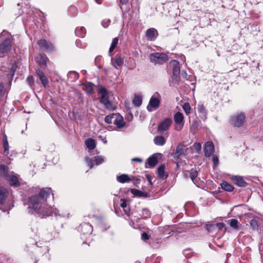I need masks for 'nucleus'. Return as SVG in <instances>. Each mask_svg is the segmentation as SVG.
<instances>
[{
	"instance_id": "f257e3e1",
	"label": "nucleus",
	"mask_w": 263,
	"mask_h": 263,
	"mask_svg": "<svg viewBox=\"0 0 263 263\" xmlns=\"http://www.w3.org/2000/svg\"><path fill=\"white\" fill-rule=\"evenodd\" d=\"M30 192L32 193L27 199L26 204L29 212L31 213L40 214L42 218L52 215H57L58 210L47 204V199L51 192L50 187H33Z\"/></svg>"
},
{
	"instance_id": "f03ea898",
	"label": "nucleus",
	"mask_w": 263,
	"mask_h": 263,
	"mask_svg": "<svg viewBox=\"0 0 263 263\" xmlns=\"http://www.w3.org/2000/svg\"><path fill=\"white\" fill-rule=\"evenodd\" d=\"M169 66L172 71V82L177 84L180 81V64L177 60H172L169 64Z\"/></svg>"
},
{
	"instance_id": "7ed1b4c3",
	"label": "nucleus",
	"mask_w": 263,
	"mask_h": 263,
	"mask_svg": "<svg viewBox=\"0 0 263 263\" xmlns=\"http://www.w3.org/2000/svg\"><path fill=\"white\" fill-rule=\"evenodd\" d=\"M99 93L100 95V102L103 104L106 108L109 110L112 109L113 106L111 101L109 100V93L106 89L101 87L99 89Z\"/></svg>"
},
{
	"instance_id": "20e7f679",
	"label": "nucleus",
	"mask_w": 263,
	"mask_h": 263,
	"mask_svg": "<svg viewBox=\"0 0 263 263\" xmlns=\"http://www.w3.org/2000/svg\"><path fill=\"white\" fill-rule=\"evenodd\" d=\"M160 102L161 96L158 92H155L149 100L147 109L149 112L157 109L160 106Z\"/></svg>"
},
{
	"instance_id": "39448f33",
	"label": "nucleus",
	"mask_w": 263,
	"mask_h": 263,
	"mask_svg": "<svg viewBox=\"0 0 263 263\" xmlns=\"http://www.w3.org/2000/svg\"><path fill=\"white\" fill-rule=\"evenodd\" d=\"M150 61L154 64H163L168 60V56L163 53L155 52L149 55Z\"/></svg>"
},
{
	"instance_id": "423d86ee",
	"label": "nucleus",
	"mask_w": 263,
	"mask_h": 263,
	"mask_svg": "<svg viewBox=\"0 0 263 263\" xmlns=\"http://www.w3.org/2000/svg\"><path fill=\"white\" fill-rule=\"evenodd\" d=\"M245 119V115L243 113H240L231 117L230 122L234 127H239L243 125Z\"/></svg>"
},
{
	"instance_id": "0eeeda50",
	"label": "nucleus",
	"mask_w": 263,
	"mask_h": 263,
	"mask_svg": "<svg viewBox=\"0 0 263 263\" xmlns=\"http://www.w3.org/2000/svg\"><path fill=\"white\" fill-rule=\"evenodd\" d=\"M8 191L7 189L1 187H0V210L3 212H5L10 209L9 208L5 205L6 198L8 196Z\"/></svg>"
},
{
	"instance_id": "6e6552de",
	"label": "nucleus",
	"mask_w": 263,
	"mask_h": 263,
	"mask_svg": "<svg viewBox=\"0 0 263 263\" xmlns=\"http://www.w3.org/2000/svg\"><path fill=\"white\" fill-rule=\"evenodd\" d=\"M174 119L176 123L175 126V130H181L184 125V117L182 113L177 112L174 114Z\"/></svg>"
},
{
	"instance_id": "1a4fd4ad",
	"label": "nucleus",
	"mask_w": 263,
	"mask_h": 263,
	"mask_svg": "<svg viewBox=\"0 0 263 263\" xmlns=\"http://www.w3.org/2000/svg\"><path fill=\"white\" fill-rule=\"evenodd\" d=\"M85 161L90 168H91L93 167L94 164L99 165L102 164L104 161V159L102 156H95L93 160L88 157H86Z\"/></svg>"
},
{
	"instance_id": "9d476101",
	"label": "nucleus",
	"mask_w": 263,
	"mask_h": 263,
	"mask_svg": "<svg viewBox=\"0 0 263 263\" xmlns=\"http://www.w3.org/2000/svg\"><path fill=\"white\" fill-rule=\"evenodd\" d=\"M11 43V39L7 38L0 44V57H3L4 53L10 50Z\"/></svg>"
},
{
	"instance_id": "9b49d317",
	"label": "nucleus",
	"mask_w": 263,
	"mask_h": 263,
	"mask_svg": "<svg viewBox=\"0 0 263 263\" xmlns=\"http://www.w3.org/2000/svg\"><path fill=\"white\" fill-rule=\"evenodd\" d=\"M40 48L42 50H45L46 51H52L54 50L53 45L50 42L45 40H40L37 41Z\"/></svg>"
},
{
	"instance_id": "f8f14e48",
	"label": "nucleus",
	"mask_w": 263,
	"mask_h": 263,
	"mask_svg": "<svg viewBox=\"0 0 263 263\" xmlns=\"http://www.w3.org/2000/svg\"><path fill=\"white\" fill-rule=\"evenodd\" d=\"M172 123L171 118H167L161 121L158 126V130L159 132H163L167 130Z\"/></svg>"
},
{
	"instance_id": "ddd939ff",
	"label": "nucleus",
	"mask_w": 263,
	"mask_h": 263,
	"mask_svg": "<svg viewBox=\"0 0 263 263\" xmlns=\"http://www.w3.org/2000/svg\"><path fill=\"white\" fill-rule=\"evenodd\" d=\"M8 181L11 186H18L20 185L18 179L16 175L12 172H11L5 178Z\"/></svg>"
},
{
	"instance_id": "4468645a",
	"label": "nucleus",
	"mask_w": 263,
	"mask_h": 263,
	"mask_svg": "<svg viewBox=\"0 0 263 263\" xmlns=\"http://www.w3.org/2000/svg\"><path fill=\"white\" fill-rule=\"evenodd\" d=\"M204 155L206 157H210L214 151V145L212 141L206 142L204 145Z\"/></svg>"
},
{
	"instance_id": "2eb2a0df",
	"label": "nucleus",
	"mask_w": 263,
	"mask_h": 263,
	"mask_svg": "<svg viewBox=\"0 0 263 263\" xmlns=\"http://www.w3.org/2000/svg\"><path fill=\"white\" fill-rule=\"evenodd\" d=\"M185 153V145L182 143H180L176 147L175 152H174L172 156L175 159H178L180 157L184 155Z\"/></svg>"
},
{
	"instance_id": "dca6fc26",
	"label": "nucleus",
	"mask_w": 263,
	"mask_h": 263,
	"mask_svg": "<svg viewBox=\"0 0 263 263\" xmlns=\"http://www.w3.org/2000/svg\"><path fill=\"white\" fill-rule=\"evenodd\" d=\"M158 36V33L155 28H151L146 31V36L148 40L154 41Z\"/></svg>"
},
{
	"instance_id": "f3484780",
	"label": "nucleus",
	"mask_w": 263,
	"mask_h": 263,
	"mask_svg": "<svg viewBox=\"0 0 263 263\" xmlns=\"http://www.w3.org/2000/svg\"><path fill=\"white\" fill-rule=\"evenodd\" d=\"M232 180L234 183L238 186L245 187L247 185V183L245 181L243 177L240 176H233L231 177Z\"/></svg>"
},
{
	"instance_id": "a211bd4d",
	"label": "nucleus",
	"mask_w": 263,
	"mask_h": 263,
	"mask_svg": "<svg viewBox=\"0 0 263 263\" xmlns=\"http://www.w3.org/2000/svg\"><path fill=\"white\" fill-rule=\"evenodd\" d=\"M158 163V159L157 157L152 155L149 157L146 160L145 166L146 168H153Z\"/></svg>"
},
{
	"instance_id": "6ab92c4d",
	"label": "nucleus",
	"mask_w": 263,
	"mask_h": 263,
	"mask_svg": "<svg viewBox=\"0 0 263 263\" xmlns=\"http://www.w3.org/2000/svg\"><path fill=\"white\" fill-rule=\"evenodd\" d=\"M229 224L233 230L239 231L241 229L242 224L236 219L229 220Z\"/></svg>"
},
{
	"instance_id": "aec40b11",
	"label": "nucleus",
	"mask_w": 263,
	"mask_h": 263,
	"mask_svg": "<svg viewBox=\"0 0 263 263\" xmlns=\"http://www.w3.org/2000/svg\"><path fill=\"white\" fill-rule=\"evenodd\" d=\"M48 60V58L45 54H40L39 57L36 59V62L41 68H45L46 67L47 61Z\"/></svg>"
},
{
	"instance_id": "412c9836",
	"label": "nucleus",
	"mask_w": 263,
	"mask_h": 263,
	"mask_svg": "<svg viewBox=\"0 0 263 263\" xmlns=\"http://www.w3.org/2000/svg\"><path fill=\"white\" fill-rule=\"evenodd\" d=\"M114 124L116 125L118 128H121L124 126L125 122L124 121L123 117L119 114H117V117H116L114 119Z\"/></svg>"
},
{
	"instance_id": "4be33fe9",
	"label": "nucleus",
	"mask_w": 263,
	"mask_h": 263,
	"mask_svg": "<svg viewBox=\"0 0 263 263\" xmlns=\"http://www.w3.org/2000/svg\"><path fill=\"white\" fill-rule=\"evenodd\" d=\"M123 64V59L119 55H116L111 59V64L115 68L121 66Z\"/></svg>"
},
{
	"instance_id": "5701e85b",
	"label": "nucleus",
	"mask_w": 263,
	"mask_h": 263,
	"mask_svg": "<svg viewBox=\"0 0 263 263\" xmlns=\"http://www.w3.org/2000/svg\"><path fill=\"white\" fill-rule=\"evenodd\" d=\"M117 180L120 183H124L130 182L132 180V179L130 178L128 175L123 174L117 177Z\"/></svg>"
},
{
	"instance_id": "b1692460",
	"label": "nucleus",
	"mask_w": 263,
	"mask_h": 263,
	"mask_svg": "<svg viewBox=\"0 0 263 263\" xmlns=\"http://www.w3.org/2000/svg\"><path fill=\"white\" fill-rule=\"evenodd\" d=\"M158 176L159 178L164 179L167 177V175L165 174V165L162 164L157 168Z\"/></svg>"
},
{
	"instance_id": "393cba45",
	"label": "nucleus",
	"mask_w": 263,
	"mask_h": 263,
	"mask_svg": "<svg viewBox=\"0 0 263 263\" xmlns=\"http://www.w3.org/2000/svg\"><path fill=\"white\" fill-rule=\"evenodd\" d=\"M11 172H9V167L5 165H0V175L6 178Z\"/></svg>"
},
{
	"instance_id": "a878e982",
	"label": "nucleus",
	"mask_w": 263,
	"mask_h": 263,
	"mask_svg": "<svg viewBox=\"0 0 263 263\" xmlns=\"http://www.w3.org/2000/svg\"><path fill=\"white\" fill-rule=\"evenodd\" d=\"M197 109L198 112L201 114L200 117L202 119H205L207 113L206 110L203 104H200L197 105Z\"/></svg>"
},
{
	"instance_id": "bb28decb",
	"label": "nucleus",
	"mask_w": 263,
	"mask_h": 263,
	"mask_svg": "<svg viewBox=\"0 0 263 263\" xmlns=\"http://www.w3.org/2000/svg\"><path fill=\"white\" fill-rule=\"evenodd\" d=\"M154 143L157 145L162 146L165 143V140L162 136H157L154 138Z\"/></svg>"
},
{
	"instance_id": "cd10ccee",
	"label": "nucleus",
	"mask_w": 263,
	"mask_h": 263,
	"mask_svg": "<svg viewBox=\"0 0 263 263\" xmlns=\"http://www.w3.org/2000/svg\"><path fill=\"white\" fill-rule=\"evenodd\" d=\"M221 187L224 191L227 192H232L234 190V187L230 183L226 181H223L220 184Z\"/></svg>"
},
{
	"instance_id": "c85d7f7f",
	"label": "nucleus",
	"mask_w": 263,
	"mask_h": 263,
	"mask_svg": "<svg viewBox=\"0 0 263 263\" xmlns=\"http://www.w3.org/2000/svg\"><path fill=\"white\" fill-rule=\"evenodd\" d=\"M75 33L78 37H83L86 34V29L83 27H77L75 30Z\"/></svg>"
},
{
	"instance_id": "c756f323",
	"label": "nucleus",
	"mask_w": 263,
	"mask_h": 263,
	"mask_svg": "<svg viewBox=\"0 0 263 263\" xmlns=\"http://www.w3.org/2000/svg\"><path fill=\"white\" fill-rule=\"evenodd\" d=\"M131 193L136 196L137 197H147L148 196V194L145 192H143L137 189H132Z\"/></svg>"
},
{
	"instance_id": "7c9ffc66",
	"label": "nucleus",
	"mask_w": 263,
	"mask_h": 263,
	"mask_svg": "<svg viewBox=\"0 0 263 263\" xmlns=\"http://www.w3.org/2000/svg\"><path fill=\"white\" fill-rule=\"evenodd\" d=\"M85 144L87 147L90 150H92L96 147L95 141L91 138L87 139L85 141Z\"/></svg>"
},
{
	"instance_id": "2f4dec72",
	"label": "nucleus",
	"mask_w": 263,
	"mask_h": 263,
	"mask_svg": "<svg viewBox=\"0 0 263 263\" xmlns=\"http://www.w3.org/2000/svg\"><path fill=\"white\" fill-rule=\"evenodd\" d=\"M67 76L71 81H74L79 79V74L76 71H71L68 72Z\"/></svg>"
},
{
	"instance_id": "473e14b6",
	"label": "nucleus",
	"mask_w": 263,
	"mask_h": 263,
	"mask_svg": "<svg viewBox=\"0 0 263 263\" xmlns=\"http://www.w3.org/2000/svg\"><path fill=\"white\" fill-rule=\"evenodd\" d=\"M117 117V114H111L105 117V122L107 124L114 123V119Z\"/></svg>"
},
{
	"instance_id": "72a5a7b5",
	"label": "nucleus",
	"mask_w": 263,
	"mask_h": 263,
	"mask_svg": "<svg viewBox=\"0 0 263 263\" xmlns=\"http://www.w3.org/2000/svg\"><path fill=\"white\" fill-rule=\"evenodd\" d=\"M151 212L147 208H143L142 210V213L140 214L141 218L147 219L151 217Z\"/></svg>"
},
{
	"instance_id": "f704fd0d",
	"label": "nucleus",
	"mask_w": 263,
	"mask_h": 263,
	"mask_svg": "<svg viewBox=\"0 0 263 263\" xmlns=\"http://www.w3.org/2000/svg\"><path fill=\"white\" fill-rule=\"evenodd\" d=\"M142 102V98L141 96H137L133 100V103L136 107H140Z\"/></svg>"
},
{
	"instance_id": "c9c22d12",
	"label": "nucleus",
	"mask_w": 263,
	"mask_h": 263,
	"mask_svg": "<svg viewBox=\"0 0 263 263\" xmlns=\"http://www.w3.org/2000/svg\"><path fill=\"white\" fill-rule=\"evenodd\" d=\"M3 143L4 147V154L8 155L9 154V143L6 135H4Z\"/></svg>"
},
{
	"instance_id": "e433bc0d",
	"label": "nucleus",
	"mask_w": 263,
	"mask_h": 263,
	"mask_svg": "<svg viewBox=\"0 0 263 263\" xmlns=\"http://www.w3.org/2000/svg\"><path fill=\"white\" fill-rule=\"evenodd\" d=\"M199 126V124L198 121L194 120L193 121V123L190 127V130L192 133H195L197 131L198 127Z\"/></svg>"
},
{
	"instance_id": "4c0bfd02",
	"label": "nucleus",
	"mask_w": 263,
	"mask_h": 263,
	"mask_svg": "<svg viewBox=\"0 0 263 263\" xmlns=\"http://www.w3.org/2000/svg\"><path fill=\"white\" fill-rule=\"evenodd\" d=\"M182 108L186 115H189L191 112V107L188 102H185L182 105Z\"/></svg>"
},
{
	"instance_id": "58836bf2",
	"label": "nucleus",
	"mask_w": 263,
	"mask_h": 263,
	"mask_svg": "<svg viewBox=\"0 0 263 263\" xmlns=\"http://www.w3.org/2000/svg\"><path fill=\"white\" fill-rule=\"evenodd\" d=\"M118 40H118V37H115L113 39V40L112 41L110 47L109 49V53H111V52H112L114 51V50L115 49V48H116V47L118 44Z\"/></svg>"
},
{
	"instance_id": "ea45409f",
	"label": "nucleus",
	"mask_w": 263,
	"mask_h": 263,
	"mask_svg": "<svg viewBox=\"0 0 263 263\" xmlns=\"http://www.w3.org/2000/svg\"><path fill=\"white\" fill-rule=\"evenodd\" d=\"M190 178L193 181L197 177L198 172L196 170L192 168L190 171Z\"/></svg>"
},
{
	"instance_id": "a19ab883",
	"label": "nucleus",
	"mask_w": 263,
	"mask_h": 263,
	"mask_svg": "<svg viewBox=\"0 0 263 263\" xmlns=\"http://www.w3.org/2000/svg\"><path fill=\"white\" fill-rule=\"evenodd\" d=\"M42 84L43 85L46 87V86L48 84L49 81L46 76L44 74L41 77L39 78Z\"/></svg>"
},
{
	"instance_id": "79ce46f5",
	"label": "nucleus",
	"mask_w": 263,
	"mask_h": 263,
	"mask_svg": "<svg viewBox=\"0 0 263 263\" xmlns=\"http://www.w3.org/2000/svg\"><path fill=\"white\" fill-rule=\"evenodd\" d=\"M205 227L207 231L209 232H213L216 231V228L214 224H207Z\"/></svg>"
},
{
	"instance_id": "37998d69",
	"label": "nucleus",
	"mask_w": 263,
	"mask_h": 263,
	"mask_svg": "<svg viewBox=\"0 0 263 263\" xmlns=\"http://www.w3.org/2000/svg\"><path fill=\"white\" fill-rule=\"evenodd\" d=\"M81 227L83 228L87 229L88 231L86 232L87 233H91L92 231V227L89 223H84L81 225Z\"/></svg>"
},
{
	"instance_id": "c03bdc74",
	"label": "nucleus",
	"mask_w": 263,
	"mask_h": 263,
	"mask_svg": "<svg viewBox=\"0 0 263 263\" xmlns=\"http://www.w3.org/2000/svg\"><path fill=\"white\" fill-rule=\"evenodd\" d=\"M214 224L216 228V230L221 231L224 228V224L222 222H218Z\"/></svg>"
},
{
	"instance_id": "a18cd8bd",
	"label": "nucleus",
	"mask_w": 263,
	"mask_h": 263,
	"mask_svg": "<svg viewBox=\"0 0 263 263\" xmlns=\"http://www.w3.org/2000/svg\"><path fill=\"white\" fill-rule=\"evenodd\" d=\"M250 223V226L253 229H256L258 227V222L255 219L251 220Z\"/></svg>"
},
{
	"instance_id": "49530a36",
	"label": "nucleus",
	"mask_w": 263,
	"mask_h": 263,
	"mask_svg": "<svg viewBox=\"0 0 263 263\" xmlns=\"http://www.w3.org/2000/svg\"><path fill=\"white\" fill-rule=\"evenodd\" d=\"M193 146L194 148L198 152L200 151L201 148V144L200 143L195 142Z\"/></svg>"
},
{
	"instance_id": "de8ad7c7",
	"label": "nucleus",
	"mask_w": 263,
	"mask_h": 263,
	"mask_svg": "<svg viewBox=\"0 0 263 263\" xmlns=\"http://www.w3.org/2000/svg\"><path fill=\"white\" fill-rule=\"evenodd\" d=\"M27 83L30 86H31L33 84L34 79L32 76H29L27 77L26 80Z\"/></svg>"
},
{
	"instance_id": "09e8293b",
	"label": "nucleus",
	"mask_w": 263,
	"mask_h": 263,
	"mask_svg": "<svg viewBox=\"0 0 263 263\" xmlns=\"http://www.w3.org/2000/svg\"><path fill=\"white\" fill-rule=\"evenodd\" d=\"M110 21L109 20H104L102 22V24L104 28H106L109 25Z\"/></svg>"
},
{
	"instance_id": "8fccbe9b",
	"label": "nucleus",
	"mask_w": 263,
	"mask_h": 263,
	"mask_svg": "<svg viewBox=\"0 0 263 263\" xmlns=\"http://www.w3.org/2000/svg\"><path fill=\"white\" fill-rule=\"evenodd\" d=\"M123 210L125 213V214L127 216H129L130 215V208H129V206L128 205L127 206H126V208H123Z\"/></svg>"
},
{
	"instance_id": "3c124183",
	"label": "nucleus",
	"mask_w": 263,
	"mask_h": 263,
	"mask_svg": "<svg viewBox=\"0 0 263 263\" xmlns=\"http://www.w3.org/2000/svg\"><path fill=\"white\" fill-rule=\"evenodd\" d=\"M35 72L39 78L45 74L39 68H36L35 69Z\"/></svg>"
},
{
	"instance_id": "603ef678",
	"label": "nucleus",
	"mask_w": 263,
	"mask_h": 263,
	"mask_svg": "<svg viewBox=\"0 0 263 263\" xmlns=\"http://www.w3.org/2000/svg\"><path fill=\"white\" fill-rule=\"evenodd\" d=\"M121 206L122 207V209L124 208H126V206H128L126 200H125L124 199H121Z\"/></svg>"
},
{
	"instance_id": "864d4df0",
	"label": "nucleus",
	"mask_w": 263,
	"mask_h": 263,
	"mask_svg": "<svg viewBox=\"0 0 263 263\" xmlns=\"http://www.w3.org/2000/svg\"><path fill=\"white\" fill-rule=\"evenodd\" d=\"M141 238L143 240L146 241L149 239V236L146 233H143L141 235Z\"/></svg>"
},
{
	"instance_id": "5fc2aeb1",
	"label": "nucleus",
	"mask_w": 263,
	"mask_h": 263,
	"mask_svg": "<svg viewBox=\"0 0 263 263\" xmlns=\"http://www.w3.org/2000/svg\"><path fill=\"white\" fill-rule=\"evenodd\" d=\"M213 162L215 165H217L218 163V158L215 155H214L213 157Z\"/></svg>"
},
{
	"instance_id": "6e6d98bb",
	"label": "nucleus",
	"mask_w": 263,
	"mask_h": 263,
	"mask_svg": "<svg viewBox=\"0 0 263 263\" xmlns=\"http://www.w3.org/2000/svg\"><path fill=\"white\" fill-rule=\"evenodd\" d=\"M133 161H137L139 163H141L142 162V159L140 158H134L132 159Z\"/></svg>"
},
{
	"instance_id": "4d7b16f0",
	"label": "nucleus",
	"mask_w": 263,
	"mask_h": 263,
	"mask_svg": "<svg viewBox=\"0 0 263 263\" xmlns=\"http://www.w3.org/2000/svg\"><path fill=\"white\" fill-rule=\"evenodd\" d=\"M77 10V9L76 8L74 7V6H70L69 8V11H71V12H76Z\"/></svg>"
},
{
	"instance_id": "13d9d810",
	"label": "nucleus",
	"mask_w": 263,
	"mask_h": 263,
	"mask_svg": "<svg viewBox=\"0 0 263 263\" xmlns=\"http://www.w3.org/2000/svg\"><path fill=\"white\" fill-rule=\"evenodd\" d=\"M146 177H147V180H148V182H149V184H150L151 185H152V184H153V183H152V178H151V176H150V175H147L146 176Z\"/></svg>"
},
{
	"instance_id": "bf43d9fd",
	"label": "nucleus",
	"mask_w": 263,
	"mask_h": 263,
	"mask_svg": "<svg viewBox=\"0 0 263 263\" xmlns=\"http://www.w3.org/2000/svg\"><path fill=\"white\" fill-rule=\"evenodd\" d=\"M4 89V85L2 83H0V96L2 95L3 90Z\"/></svg>"
},
{
	"instance_id": "052dcab7",
	"label": "nucleus",
	"mask_w": 263,
	"mask_h": 263,
	"mask_svg": "<svg viewBox=\"0 0 263 263\" xmlns=\"http://www.w3.org/2000/svg\"><path fill=\"white\" fill-rule=\"evenodd\" d=\"M120 3L122 4H126L127 3V0H120Z\"/></svg>"
},
{
	"instance_id": "680f3d73",
	"label": "nucleus",
	"mask_w": 263,
	"mask_h": 263,
	"mask_svg": "<svg viewBox=\"0 0 263 263\" xmlns=\"http://www.w3.org/2000/svg\"><path fill=\"white\" fill-rule=\"evenodd\" d=\"M96 2L98 4H102V1H100V0H95Z\"/></svg>"
}]
</instances>
